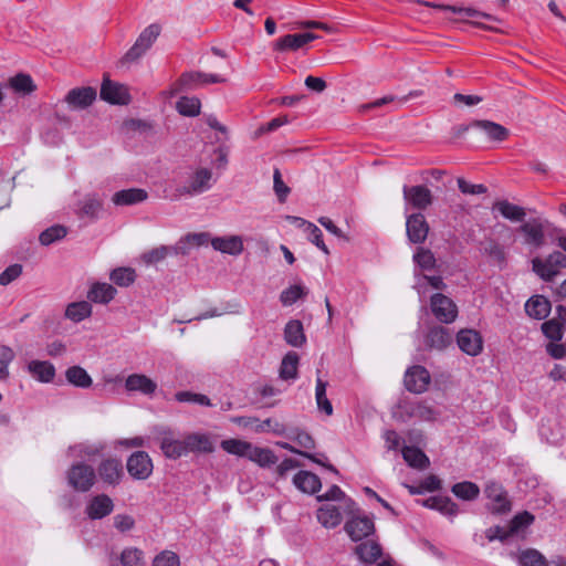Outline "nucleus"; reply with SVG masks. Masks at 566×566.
I'll return each instance as SVG.
<instances>
[{
  "label": "nucleus",
  "instance_id": "obj_57",
  "mask_svg": "<svg viewBox=\"0 0 566 566\" xmlns=\"http://www.w3.org/2000/svg\"><path fill=\"white\" fill-rule=\"evenodd\" d=\"M66 235V229L62 226H53L46 230H44L39 240L43 245H50L53 242L64 238Z\"/></svg>",
  "mask_w": 566,
  "mask_h": 566
},
{
  "label": "nucleus",
  "instance_id": "obj_21",
  "mask_svg": "<svg viewBox=\"0 0 566 566\" xmlns=\"http://www.w3.org/2000/svg\"><path fill=\"white\" fill-rule=\"evenodd\" d=\"M293 484L297 490L306 494H315L322 488L321 479L315 473L305 470L294 475Z\"/></svg>",
  "mask_w": 566,
  "mask_h": 566
},
{
  "label": "nucleus",
  "instance_id": "obj_13",
  "mask_svg": "<svg viewBox=\"0 0 566 566\" xmlns=\"http://www.w3.org/2000/svg\"><path fill=\"white\" fill-rule=\"evenodd\" d=\"M101 98L118 105H127L130 102L127 87L108 78H104L102 83Z\"/></svg>",
  "mask_w": 566,
  "mask_h": 566
},
{
  "label": "nucleus",
  "instance_id": "obj_18",
  "mask_svg": "<svg viewBox=\"0 0 566 566\" xmlns=\"http://www.w3.org/2000/svg\"><path fill=\"white\" fill-rule=\"evenodd\" d=\"M317 39V35L311 32L286 34L280 38L274 43V50L276 51H296L303 48L305 44Z\"/></svg>",
  "mask_w": 566,
  "mask_h": 566
},
{
  "label": "nucleus",
  "instance_id": "obj_41",
  "mask_svg": "<svg viewBox=\"0 0 566 566\" xmlns=\"http://www.w3.org/2000/svg\"><path fill=\"white\" fill-rule=\"evenodd\" d=\"M421 4H424L427 7L440 9V10H447L451 11L453 13L462 14L467 18H483V19H491V15L481 11H478L472 8H463V7H455V6H447V4H437L432 2L427 1H418Z\"/></svg>",
  "mask_w": 566,
  "mask_h": 566
},
{
  "label": "nucleus",
  "instance_id": "obj_63",
  "mask_svg": "<svg viewBox=\"0 0 566 566\" xmlns=\"http://www.w3.org/2000/svg\"><path fill=\"white\" fill-rule=\"evenodd\" d=\"M306 232L308 234V240L324 253L328 254V249L323 241V233L319 228H317L314 223H308Z\"/></svg>",
  "mask_w": 566,
  "mask_h": 566
},
{
  "label": "nucleus",
  "instance_id": "obj_33",
  "mask_svg": "<svg viewBox=\"0 0 566 566\" xmlns=\"http://www.w3.org/2000/svg\"><path fill=\"white\" fill-rule=\"evenodd\" d=\"M284 339L293 347H301L306 342L302 321L287 322L284 328Z\"/></svg>",
  "mask_w": 566,
  "mask_h": 566
},
{
  "label": "nucleus",
  "instance_id": "obj_17",
  "mask_svg": "<svg viewBox=\"0 0 566 566\" xmlns=\"http://www.w3.org/2000/svg\"><path fill=\"white\" fill-rule=\"evenodd\" d=\"M400 408L408 418H416L421 421H433L439 415L426 400L403 402Z\"/></svg>",
  "mask_w": 566,
  "mask_h": 566
},
{
  "label": "nucleus",
  "instance_id": "obj_53",
  "mask_svg": "<svg viewBox=\"0 0 566 566\" xmlns=\"http://www.w3.org/2000/svg\"><path fill=\"white\" fill-rule=\"evenodd\" d=\"M307 293H308V291L305 286H303L301 284H295V285H292V286L285 289L281 293V302L283 303V305H292L300 298L307 295Z\"/></svg>",
  "mask_w": 566,
  "mask_h": 566
},
{
  "label": "nucleus",
  "instance_id": "obj_39",
  "mask_svg": "<svg viewBox=\"0 0 566 566\" xmlns=\"http://www.w3.org/2000/svg\"><path fill=\"white\" fill-rule=\"evenodd\" d=\"M9 87L21 95H29L36 90L32 77L25 73H19L9 78Z\"/></svg>",
  "mask_w": 566,
  "mask_h": 566
},
{
  "label": "nucleus",
  "instance_id": "obj_54",
  "mask_svg": "<svg viewBox=\"0 0 566 566\" xmlns=\"http://www.w3.org/2000/svg\"><path fill=\"white\" fill-rule=\"evenodd\" d=\"M102 201L94 195H87L81 202L80 211L83 216L94 218L102 209Z\"/></svg>",
  "mask_w": 566,
  "mask_h": 566
},
{
  "label": "nucleus",
  "instance_id": "obj_31",
  "mask_svg": "<svg viewBox=\"0 0 566 566\" xmlns=\"http://www.w3.org/2000/svg\"><path fill=\"white\" fill-rule=\"evenodd\" d=\"M300 357L296 352H289L282 359L279 375L283 380H294L298 375Z\"/></svg>",
  "mask_w": 566,
  "mask_h": 566
},
{
  "label": "nucleus",
  "instance_id": "obj_12",
  "mask_svg": "<svg viewBox=\"0 0 566 566\" xmlns=\"http://www.w3.org/2000/svg\"><path fill=\"white\" fill-rule=\"evenodd\" d=\"M97 472L101 480L112 486L118 485L124 476L122 461L116 458L103 460L97 467Z\"/></svg>",
  "mask_w": 566,
  "mask_h": 566
},
{
  "label": "nucleus",
  "instance_id": "obj_59",
  "mask_svg": "<svg viewBox=\"0 0 566 566\" xmlns=\"http://www.w3.org/2000/svg\"><path fill=\"white\" fill-rule=\"evenodd\" d=\"M175 397L179 402H193L202 406H211L210 399L206 395L201 394L178 391Z\"/></svg>",
  "mask_w": 566,
  "mask_h": 566
},
{
  "label": "nucleus",
  "instance_id": "obj_6",
  "mask_svg": "<svg viewBox=\"0 0 566 566\" xmlns=\"http://www.w3.org/2000/svg\"><path fill=\"white\" fill-rule=\"evenodd\" d=\"M126 469L134 480L145 481L153 474L154 464L146 451H135L127 458Z\"/></svg>",
  "mask_w": 566,
  "mask_h": 566
},
{
  "label": "nucleus",
  "instance_id": "obj_16",
  "mask_svg": "<svg viewBox=\"0 0 566 566\" xmlns=\"http://www.w3.org/2000/svg\"><path fill=\"white\" fill-rule=\"evenodd\" d=\"M114 510L113 500L106 494L93 496L86 504L85 514L91 520H102Z\"/></svg>",
  "mask_w": 566,
  "mask_h": 566
},
{
  "label": "nucleus",
  "instance_id": "obj_46",
  "mask_svg": "<svg viewBox=\"0 0 566 566\" xmlns=\"http://www.w3.org/2000/svg\"><path fill=\"white\" fill-rule=\"evenodd\" d=\"M119 560L123 566H145L144 552L137 547L124 548Z\"/></svg>",
  "mask_w": 566,
  "mask_h": 566
},
{
  "label": "nucleus",
  "instance_id": "obj_45",
  "mask_svg": "<svg viewBox=\"0 0 566 566\" xmlns=\"http://www.w3.org/2000/svg\"><path fill=\"white\" fill-rule=\"evenodd\" d=\"M327 382L322 380L321 378L316 379V389H315V398L317 407L321 411L325 412L327 416L333 415V406L329 399L326 396Z\"/></svg>",
  "mask_w": 566,
  "mask_h": 566
},
{
  "label": "nucleus",
  "instance_id": "obj_44",
  "mask_svg": "<svg viewBox=\"0 0 566 566\" xmlns=\"http://www.w3.org/2000/svg\"><path fill=\"white\" fill-rule=\"evenodd\" d=\"M535 517L527 511L516 514L509 524V533L517 535L524 532L530 525L533 524Z\"/></svg>",
  "mask_w": 566,
  "mask_h": 566
},
{
  "label": "nucleus",
  "instance_id": "obj_4",
  "mask_svg": "<svg viewBox=\"0 0 566 566\" xmlns=\"http://www.w3.org/2000/svg\"><path fill=\"white\" fill-rule=\"evenodd\" d=\"M566 268V254L562 251H554L547 258H534L532 260L533 271L544 281H552L560 269Z\"/></svg>",
  "mask_w": 566,
  "mask_h": 566
},
{
  "label": "nucleus",
  "instance_id": "obj_36",
  "mask_svg": "<svg viewBox=\"0 0 566 566\" xmlns=\"http://www.w3.org/2000/svg\"><path fill=\"white\" fill-rule=\"evenodd\" d=\"M493 209H496L503 218L513 222L523 221L526 216V212L522 207L511 203L507 200L496 201Z\"/></svg>",
  "mask_w": 566,
  "mask_h": 566
},
{
  "label": "nucleus",
  "instance_id": "obj_26",
  "mask_svg": "<svg viewBox=\"0 0 566 566\" xmlns=\"http://www.w3.org/2000/svg\"><path fill=\"white\" fill-rule=\"evenodd\" d=\"M116 289L108 283L95 282L87 291V298L90 302L107 304L116 295Z\"/></svg>",
  "mask_w": 566,
  "mask_h": 566
},
{
  "label": "nucleus",
  "instance_id": "obj_38",
  "mask_svg": "<svg viewBox=\"0 0 566 566\" xmlns=\"http://www.w3.org/2000/svg\"><path fill=\"white\" fill-rule=\"evenodd\" d=\"M28 368L32 376L42 382H50L55 376V368L49 361L32 360Z\"/></svg>",
  "mask_w": 566,
  "mask_h": 566
},
{
  "label": "nucleus",
  "instance_id": "obj_64",
  "mask_svg": "<svg viewBox=\"0 0 566 566\" xmlns=\"http://www.w3.org/2000/svg\"><path fill=\"white\" fill-rule=\"evenodd\" d=\"M22 273V266L20 264H12L8 266L3 272L0 273V285H8L17 280Z\"/></svg>",
  "mask_w": 566,
  "mask_h": 566
},
{
  "label": "nucleus",
  "instance_id": "obj_35",
  "mask_svg": "<svg viewBox=\"0 0 566 566\" xmlns=\"http://www.w3.org/2000/svg\"><path fill=\"white\" fill-rule=\"evenodd\" d=\"M247 458L263 468L275 464L279 460L271 449L260 448L253 444H251Z\"/></svg>",
  "mask_w": 566,
  "mask_h": 566
},
{
  "label": "nucleus",
  "instance_id": "obj_25",
  "mask_svg": "<svg viewBox=\"0 0 566 566\" xmlns=\"http://www.w3.org/2000/svg\"><path fill=\"white\" fill-rule=\"evenodd\" d=\"M125 388L128 391H140L144 395H151L156 391L157 384L145 375L132 374L126 378Z\"/></svg>",
  "mask_w": 566,
  "mask_h": 566
},
{
  "label": "nucleus",
  "instance_id": "obj_60",
  "mask_svg": "<svg viewBox=\"0 0 566 566\" xmlns=\"http://www.w3.org/2000/svg\"><path fill=\"white\" fill-rule=\"evenodd\" d=\"M153 566H180L179 556L170 551H163L155 556Z\"/></svg>",
  "mask_w": 566,
  "mask_h": 566
},
{
  "label": "nucleus",
  "instance_id": "obj_20",
  "mask_svg": "<svg viewBox=\"0 0 566 566\" xmlns=\"http://www.w3.org/2000/svg\"><path fill=\"white\" fill-rule=\"evenodd\" d=\"M96 98V91L93 87H76L65 96V102L73 108H86Z\"/></svg>",
  "mask_w": 566,
  "mask_h": 566
},
{
  "label": "nucleus",
  "instance_id": "obj_28",
  "mask_svg": "<svg viewBox=\"0 0 566 566\" xmlns=\"http://www.w3.org/2000/svg\"><path fill=\"white\" fill-rule=\"evenodd\" d=\"M148 193L140 188H130L114 193L112 201L116 206H129L143 202L147 199Z\"/></svg>",
  "mask_w": 566,
  "mask_h": 566
},
{
  "label": "nucleus",
  "instance_id": "obj_29",
  "mask_svg": "<svg viewBox=\"0 0 566 566\" xmlns=\"http://www.w3.org/2000/svg\"><path fill=\"white\" fill-rule=\"evenodd\" d=\"M160 449L165 457L174 460L188 454L185 438L182 440H178L174 439L171 436H165L161 438Z\"/></svg>",
  "mask_w": 566,
  "mask_h": 566
},
{
  "label": "nucleus",
  "instance_id": "obj_55",
  "mask_svg": "<svg viewBox=\"0 0 566 566\" xmlns=\"http://www.w3.org/2000/svg\"><path fill=\"white\" fill-rule=\"evenodd\" d=\"M168 255H171L170 247L169 245H160V247L154 248V249L145 252L142 255V259L146 264L150 265V264H156V263L163 261Z\"/></svg>",
  "mask_w": 566,
  "mask_h": 566
},
{
  "label": "nucleus",
  "instance_id": "obj_30",
  "mask_svg": "<svg viewBox=\"0 0 566 566\" xmlns=\"http://www.w3.org/2000/svg\"><path fill=\"white\" fill-rule=\"evenodd\" d=\"M185 443L187 452H205L210 453L214 447L212 441L207 434L202 433H190L185 437Z\"/></svg>",
  "mask_w": 566,
  "mask_h": 566
},
{
  "label": "nucleus",
  "instance_id": "obj_50",
  "mask_svg": "<svg viewBox=\"0 0 566 566\" xmlns=\"http://www.w3.org/2000/svg\"><path fill=\"white\" fill-rule=\"evenodd\" d=\"M250 447H251L250 442L238 440V439H227L221 442V448L226 452L235 454L239 457H248Z\"/></svg>",
  "mask_w": 566,
  "mask_h": 566
},
{
  "label": "nucleus",
  "instance_id": "obj_22",
  "mask_svg": "<svg viewBox=\"0 0 566 566\" xmlns=\"http://www.w3.org/2000/svg\"><path fill=\"white\" fill-rule=\"evenodd\" d=\"M552 304L544 295H533L525 303V312L530 318H547Z\"/></svg>",
  "mask_w": 566,
  "mask_h": 566
},
{
  "label": "nucleus",
  "instance_id": "obj_24",
  "mask_svg": "<svg viewBox=\"0 0 566 566\" xmlns=\"http://www.w3.org/2000/svg\"><path fill=\"white\" fill-rule=\"evenodd\" d=\"M355 554L361 563L371 565L382 555V548L378 542L367 539L355 547Z\"/></svg>",
  "mask_w": 566,
  "mask_h": 566
},
{
  "label": "nucleus",
  "instance_id": "obj_43",
  "mask_svg": "<svg viewBox=\"0 0 566 566\" xmlns=\"http://www.w3.org/2000/svg\"><path fill=\"white\" fill-rule=\"evenodd\" d=\"M520 566H547L545 556L537 549L527 548L517 555Z\"/></svg>",
  "mask_w": 566,
  "mask_h": 566
},
{
  "label": "nucleus",
  "instance_id": "obj_52",
  "mask_svg": "<svg viewBox=\"0 0 566 566\" xmlns=\"http://www.w3.org/2000/svg\"><path fill=\"white\" fill-rule=\"evenodd\" d=\"M541 329L545 337L552 342H559L564 335V324L562 321H544Z\"/></svg>",
  "mask_w": 566,
  "mask_h": 566
},
{
  "label": "nucleus",
  "instance_id": "obj_2",
  "mask_svg": "<svg viewBox=\"0 0 566 566\" xmlns=\"http://www.w3.org/2000/svg\"><path fill=\"white\" fill-rule=\"evenodd\" d=\"M227 80L218 74H209L199 71L185 72L171 85L169 95H176L182 91H192L208 84L224 83Z\"/></svg>",
  "mask_w": 566,
  "mask_h": 566
},
{
  "label": "nucleus",
  "instance_id": "obj_40",
  "mask_svg": "<svg viewBox=\"0 0 566 566\" xmlns=\"http://www.w3.org/2000/svg\"><path fill=\"white\" fill-rule=\"evenodd\" d=\"M65 377L70 384L80 388H88L93 382L91 376L81 366H72L67 368Z\"/></svg>",
  "mask_w": 566,
  "mask_h": 566
},
{
  "label": "nucleus",
  "instance_id": "obj_37",
  "mask_svg": "<svg viewBox=\"0 0 566 566\" xmlns=\"http://www.w3.org/2000/svg\"><path fill=\"white\" fill-rule=\"evenodd\" d=\"M473 126L484 132L491 140L503 142L509 137L504 126L491 120H478Z\"/></svg>",
  "mask_w": 566,
  "mask_h": 566
},
{
  "label": "nucleus",
  "instance_id": "obj_9",
  "mask_svg": "<svg viewBox=\"0 0 566 566\" xmlns=\"http://www.w3.org/2000/svg\"><path fill=\"white\" fill-rule=\"evenodd\" d=\"M423 342L428 349L442 352L452 345L453 335L444 326H432L424 334Z\"/></svg>",
  "mask_w": 566,
  "mask_h": 566
},
{
  "label": "nucleus",
  "instance_id": "obj_23",
  "mask_svg": "<svg viewBox=\"0 0 566 566\" xmlns=\"http://www.w3.org/2000/svg\"><path fill=\"white\" fill-rule=\"evenodd\" d=\"M211 245L214 250L231 255H239L243 251V240L240 235L213 238Z\"/></svg>",
  "mask_w": 566,
  "mask_h": 566
},
{
  "label": "nucleus",
  "instance_id": "obj_49",
  "mask_svg": "<svg viewBox=\"0 0 566 566\" xmlns=\"http://www.w3.org/2000/svg\"><path fill=\"white\" fill-rule=\"evenodd\" d=\"M92 315V306L87 301L69 304L65 310V318H88Z\"/></svg>",
  "mask_w": 566,
  "mask_h": 566
},
{
  "label": "nucleus",
  "instance_id": "obj_8",
  "mask_svg": "<svg viewBox=\"0 0 566 566\" xmlns=\"http://www.w3.org/2000/svg\"><path fill=\"white\" fill-rule=\"evenodd\" d=\"M431 381L429 371L420 366L416 365L407 369L403 377V384L408 391L413 394H422L428 389Z\"/></svg>",
  "mask_w": 566,
  "mask_h": 566
},
{
  "label": "nucleus",
  "instance_id": "obj_48",
  "mask_svg": "<svg viewBox=\"0 0 566 566\" xmlns=\"http://www.w3.org/2000/svg\"><path fill=\"white\" fill-rule=\"evenodd\" d=\"M109 279L118 286H129L136 280V272L132 268H117L111 272Z\"/></svg>",
  "mask_w": 566,
  "mask_h": 566
},
{
  "label": "nucleus",
  "instance_id": "obj_5",
  "mask_svg": "<svg viewBox=\"0 0 566 566\" xmlns=\"http://www.w3.org/2000/svg\"><path fill=\"white\" fill-rule=\"evenodd\" d=\"M161 32V27L158 23L149 24L138 35L134 45L126 52L124 56L125 62H134L143 56L154 44Z\"/></svg>",
  "mask_w": 566,
  "mask_h": 566
},
{
  "label": "nucleus",
  "instance_id": "obj_19",
  "mask_svg": "<svg viewBox=\"0 0 566 566\" xmlns=\"http://www.w3.org/2000/svg\"><path fill=\"white\" fill-rule=\"evenodd\" d=\"M430 307L437 318H457V305L450 297L444 294H433L430 300Z\"/></svg>",
  "mask_w": 566,
  "mask_h": 566
},
{
  "label": "nucleus",
  "instance_id": "obj_27",
  "mask_svg": "<svg viewBox=\"0 0 566 566\" xmlns=\"http://www.w3.org/2000/svg\"><path fill=\"white\" fill-rule=\"evenodd\" d=\"M521 231L526 237V242L536 248L544 244L545 234L544 227L539 219H533L527 222H524L521 226Z\"/></svg>",
  "mask_w": 566,
  "mask_h": 566
},
{
  "label": "nucleus",
  "instance_id": "obj_14",
  "mask_svg": "<svg viewBox=\"0 0 566 566\" xmlns=\"http://www.w3.org/2000/svg\"><path fill=\"white\" fill-rule=\"evenodd\" d=\"M459 348L469 356H478L483 349V339L474 329H461L457 335Z\"/></svg>",
  "mask_w": 566,
  "mask_h": 566
},
{
  "label": "nucleus",
  "instance_id": "obj_34",
  "mask_svg": "<svg viewBox=\"0 0 566 566\" xmlns=\"http://www.w3.org/2000/svg\"><path fill=\"white\" fill-rule=\"evenodd\" d=\"M401 452H402L403 460L411 468L423 470L430 465L429 458L419 448L406 446L402 448Z\"/></svg>",
  "mask_w": 566,
  "mask_h": 566
},
{
  "label": "nucleus",
  "instance_id": "obj_3",
  "mask_svg": "<svg viewBox=\"0 0 566 566\" xmlns=\"http://www.w3.org/2000/svg\"><path fill=\"white\" fill-rule=\"evenodd\" d=\"M67 484L76 492H88L96 482V471L90 464L76 462L66 471Z\"/></svg>",
  "mask_w": 566,
  "mask_h": 566
},
{
  "label": "nucleus",
  "instance_id": "obj_62",
  "mask_svg": "<svg viewBox=\"0 0 566 566\" xmlns=\"http://www.w3.org/2000/svg\"><path fill=\"white\" fill-rule=\"evenodd\" d=\"M483 252L497 264H502L505 261L504 249L494 241L488 242L483 248Z\"/></svg>",
  "mask_w": 566,
  "mask_h": 566
},
{
  "label": "nucleus",
  "instance_id": "obj_51",
  "mask_svg": "<svg viewBox=\"0 0 566 566\" xmlns=\"http://www.w3.org/2000/svg\"><path fill=\"white\" fill-rule=\"evenodd\" d=\"M255 432H272L275 436H285L286 427L284 423L276 419L268 418L263 421L259 420L258 426L254 427Z\"/></svg>",
  "mask_w": 566,
  "mask_h": 566
},
{
  "label": "nucleus",
  "instance_id": "obj_7",
  "mask_svg": "<svg viewBox=\"0 0 566 566\" xmlns=\"http://www.w3.org/2000/svg\"><path fill=\"white\" fill-rule=\"evenodd\" d=\"M484 493L491 501L489 509L492 513L502 514L511 511V502L502 484L490 481L484 488Z\"/></svg>",
  "mask_w": 566,
  "mask_h": 566
},
{
  "label": "nucleus",
  "instance_id": "obj_10",
  "mask_svg": "<svg viewBox=\"0 0 566 566\" xmlns=\"http://www.w3.org/2000/svg\"><path fill=\"white\" fill-rule=\"evenodd\" d=\"M344 530L352 541L359 542L374 534L375 524L368 516H353L345 523Z\"/></svg>",
  "mask_w": 566,
  "mask_h": 566
},
{
  "label": "nucleus",
  "instance_id": "obj_58",
  "mask_svg": "<svg viewBox=\"0 0 566 566\" xmlns=\"http://www.w3.org/2000/svg\"><path fill=\"white\" fill-rule=\"evenodd\" d=\"M415 262L423 270H431L436 265V258L430 250L418 249L413 255Z\"/></svg>",
  "mask_w": 566,
  "mask_h": 566
},
{
  "label": "nucleus",
  "instance_id": "obj_61",
  "mask_svg": "<svg viewBox=\"0 0 566 566\" xmlns=\"http://www.w3.org/2000/svg\"><path fill=\"white\" fill-rule=\"evenodd\" d=\"M14 353L8 346H0V379L9 376L8 366L13 360Z\"/></svg>",
  "mask_w": 566,
  "mask_h": 566
},
{
  "label": "nucleus",
  "instance_id": "obj_47",
  "mask_svg": "<svg viewBox=\"0 0 566 566\" xmlns=\"http://www.w3.org/2000/svg\"><path fill=\"white\" fill-rule=\"evenodd\" d=\"M176 107L181 115L192 117L199 115L201 103L197 97L182 96Z\"/></svg>",
  "mask_w": 566,
  "mask_h": 566
},
{
  "label": "nucleus",
  "instance_id": "obj_42",
  "mask_svg": "<svg viewBox=\"0 0 566 566\" xmlns=\"http://www.w3.org/2000/svg\"><path fill=\"white\" fill-rule=\"evenodd\" d=\"M452 493L464 501H473L475 500L480 494L479 486L470 481L459 482L452 485L451 488Z\"/></svg>",
  "mask_w": 566,
  "mask_h": 566
},
{
  "label": "nucleus",
  "instance_id": "obj_15",
  "mask_svg": "<svg viewBox=\"0 0 566 566\" xmlns=\"http://www.w3.org/2000/svg\"><path fill=\"white\" fill-rule=\"evenodd\" d=\"M407 237L412 243H422L428 237L429 224L422 213H412L406 221Z\"/></svg>",
  "mask_w": 566,
  "mask_h": 566
},
{
  "label": "nucleus",
  "instance_id": "obj_32",
  "mask_svg": "<svg viewBox=\"0 0 566 566\" xmlns=\"http://www.w3.org/2000/svg\"><path fill=\"white\" fill-rule=\"evenodd\" d=\"M317 520L326 528H334L342 522V513L338 507L326 504L317 510Z\"/></svg>",
  "mask_w": 566,
  "mask_h": 566
},
{
  "label": "nucleus",
  "instance_id": "obj_11",
  "mask_svg": "<svg viewBox=\"0 0 566 566\" xmlns=\"http://www.w3.org/2000/svg\"><path fill=\"white\" fill-rule=\"evenodd\" d=\"M402 192L407 208L424 210L432 203V193L426 186H403Z\"/></svg>",
  "mask_w": 566,
  "mask_h": 566
},
{
  "label": "nucleus",
  "instance_id": "obj_1",
  "mask_svg": "<svg viewBox=\"0 0 566 566\" xmlns=\"http://www.w3.org/2000/svg\"><path fill=\"white\" fill-rule=\"evenodd\" d=\"M214 184L213 172L206 167L190 169L181 177L176 188L175 197H195L212 188Z\"/></svg>",
  "mask_w": 566,
  "mask_h": 566
},
{
  "label": "nucleus",
  "instance_id": "obj_56",
  "mask_svg": "<svg viewBox=\"0 0 566 566\" xmlns=\"http://www.w3.org/2000/svg\"><path fill=\"white\" fill-rule=\"evenodd\" d=\"M285 437L296 442L304 450H312L315 448V441L312 436L303 430L293 429L289 433L286 432Z\"/></svg>",
  "mask_w": 566,
  "mask_h": 566
}]
</instances>
